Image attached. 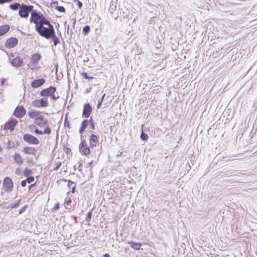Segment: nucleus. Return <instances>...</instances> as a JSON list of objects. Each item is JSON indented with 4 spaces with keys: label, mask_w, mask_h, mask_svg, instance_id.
<instances>
[{
    "label": "nucleus",
    "mask_w": 257,
    "mask_h": 257,
    "mask_svg": "<svg viewBox=\"0 0 257 257\" xmlns=\"http://www.w3.org/2000/svg\"><path fill=\"white\" fill-rule=\"evenodd\" d=\"M9 62L12 66L17 68H20L24 65V59L20 56H17L13 59H9Z\"/></svg>",
    "instance_id": "8"
},
{
    "label": "nucleus",
    "mask_w": 257,
    "mask_h": 257,
    "mask_svg": "<svg viewBox=\"0 0 257 257\" xmlns=\"http://www.w3.org/2000/svg\"><path fill=\"white\" fill-rule=\"evenodd\" d=\"M58 2L57 1H55V2H52L51 4H50V6L51 8H54L55 9V7L56 6H58Z\"/></svg>",
    "instance_id": "51"
},
{
    "label": "nucleus",
    "mask_w": 257,
    "mask_h": 257,
    "mask_svg": "<svg viewBox=\"0 0 257 257\" xmlns=\"http://www.w3.org/2000/svg\"><path fill=\"white\" fill-rule=\"evenodd\" d=\"M116 2L111 1L108 9V11L109 12L111 17L113 18L114 20H117L118 18V14L116 15L113 14V12L116 10Z\"/></svg>",
    "instance_id": "16"
},
{
    "label": "nucleus",
    "mask_w": 257,
    "mask_h": 257,
    "mask_svg": "<svg viewBox=\"0 0 257 257\" xmlns=\"http://www.w3.org/2000/svg\"><path fill=\"white\" fill-rule=\"evenodd\" d=\"M90 27L89 25H85L82 28V34L84 36H87L90 32Z\"/></svg>",
    "instance_id": "26"
},
{
    "label": "nucleus",
    "mask_w": 257,
    "mask_h": 257,
    "mask_svg": "<svg viewBox=\"0 0 257 257\" xmlns=\"http://www.w3.org/2000/svg\"><path fill=\"white\" fill-rule=\"evenodd\" d=\"M127 243L130 244L131 246L135 250H139L142 246L141 243L134 241H128Z\"/></svg>",
    "instance_id": "22"
},
{
    "label": "nucleus",
    "mask_w": 257,
    "mask_h": 257,
    "mask_svg": "<svg viewBox=\"0 0 257 257\" xmlns=\"http://www.w3.org/2000/svg\"><path fill=\"white\" fill-rule=\"evenodd\" d=\"M81 75L83 78L86 79L90 80V79H93L94 78V77L93 76H89L88 75V73L85 71L82 72Z\"/></svg>",
    "instance_id": "31"
},
{
    "label": "nucleus",
    "mask_w": 257,
    "mask_h": 257,
    "mask_svg": "<svg viewBox=\"0 0 257 257\" xmlns=\"http://www.w3.org/2000/svg\"><path fill=\"white\" fill-rule=\"evenodd\" d=\"M73 2L77 6L79 9H81L82 8L83 4L79 0H73Z\"/></svg>",
    "instance_id": "39"
},
{
    "label": "nucleus",
    "mask_w": 257,
    "mask_h": 257,
    "mask_svg": "<svg viewBox=\"0 0 257 257\" xmlns=\"http://www.w3.org/2000/svg\"><path fill=\"white\" fill-rule=\"evenodd\" d=\"M55 9L61 13H65L66 11L63 6H56L55 7Z\"/></svg>",
    "instance_id": "36"
},
{
    "label": "nucleus",
    "mask_w": 257,
    "mask_h": 257,
    "mask_svg": "<svg viewBox=\"0 0 257 257\" xmlns=\"http://www.w3.org/2000/svg\"><path fill=\"white\" fill-rule=\"evenodd\" d=\"M50 19V18L44 16L41 12H34L30 19V22L35 25L36 32L41 37L46 39L55 31Z\"/></svg>",
    "instance_id": "1"
},
{
    "label": "nucleus",
    "mask_w": 257,
    "mask_h": 257,
    "mask_svg": "<svg viewBox=\"0 0 257 257\" xmlns=\"http://www.w3.org/2000/svg\"><path fill=\"white\" fill-rule=\"evenodd\" d=\"M71 218H72L74 219L75 223H77V216H72Z\"/></svg>",
    "instance_id": "61"
},
{
    "label": "nucleus",
    "mask_w": 257,
    "mask_h": 257,
    "mask_svg": "<svg viewBox=\"0 0 257 257\" xmlns=\"http://www.w3.org/2000/svg\"><path fill=\"white\" fill-rule=\"evenodd\" d=\"M64 150L66 153V154H68L69 155L71 152V150L70 149V148L67 147H65L64 146Z\"/></svg>",
    "instance_id": "48"
},
{
    "label": "nucleus",
    "mask_w": 257,
    "mask_h": 257,
    "mask_svg": "<svg viewBox=\"0 0 257 257\" xmlns=\"http://www.w3.org/2000/svg\"><path fill=\"white\" fill-rule=\"evenodd\" d=\"M48 120L47 119H45L44 118V120H43L42 122H41V125H42L39 126L40 127H42L44 125H47L48 124Z\"/></svg>",
    "instance_id": "47"
},
{
    "label": "nucleus",
    "mask_w": 257,
    "mask_h": 257,
    "mask_svg": "<svg viewBox=\"0 0 257 257\" xmlns=\"http://www.w3.org/2000/svg\"><path fill=\"white\" fill-rule=\"evenodd\" d=\"M93 209H94V207H93L90 211H89L87 212L86 217L85 218V220H86V222H89L91 220Z\"/></svg>",
    "instance_id": "30"
},
{
    "label": "nucleus",
    "mask_w": 257,
    "mask_h": 257,
    "mask_svg": "<svg viewBox=\"0 0 257 257\" xmlns=\"http://www.w3.org/2000/svg\"><path fill=\"white\" fill-rule=\"evenodd\" d=\"M143 126H144V124H142V133H141V134L140 138H141V139L142 141H147L148 140V138H149V137H148V135L147 134L143 132Z\"/></svg>",
    "instance_id": "29"
},
{
    "label": "nucleus",
    "mask_w": 257,
    "mask_h": 257,
    "mask_svg": "<svg viewBox=\"0 0 257 257\" xmlns=\"http://www.w3.org/2000/svg\"><path fill=\"white\" fill-rule=\"evenodd\" d=\"M59 96H56L55 95V93H53L50 96V97L53 100H56L57 99H58L59 98Z\"/></svg>",
    "instance_id": "46"
},
{
    "label": "nucleus",
    "mask_w": 257,
    "mask_h": 257,
    "mask_svg": "<svg viewBox=\"0 0 257 257\" xmlns=\"http://www.w3.org/2000/svg\"><path fill=\"white\" fill-rule=\"evenodd\" d=\"M11 143H12L11 141H10V140L8 141V148L9 149H12V148L15 147V144L13 143V144H12Z\"/></svg>",
    "instance_id": "45"
},
{
    "label": "nucleus",
    "mask_w": 257,
    "mask_h": 257,
    "mask_svg": "<svg viewBox=\"0 0 257 257\" xmlns=\"http://www.w3.org/2000/svg\"><path fill=\"white\" fill-rule=\"evenodd\" d=\"M36 184V182L33 183V184H31L28 187V189H29V192H31V188L33 187H34Z\"/></svg>",
    "instance_id": "58"
},
{
    "label": "nucleus",
    "mask_w": 257,
    "mask_h": 257,
    "mask_svg": "<svg viewBox=\"0 0 257 257\" xmlns=\"http://www.w3.org/2000/svg\"><path fill=\"white\" fill-rule=\"evenodd\" d=\"M6 82V79L5 78H3L1 80V85H4L5 84Z\"/></svg>",
    "instance_id": "63"
},
{
    "label": "nucleus",
    "mask_w": 257,
    "mask_h": 257,
    "mask_svg": "<svg viewBox=\"0 0 257 257\" xmlns=\"http://www.w3.org/2000/svg\"><path fill=\"white\" fill-rule=\"evenodd\" d=\"M76 184H74L73 186L72 187V189L71 190V192L72 193H74L75 192V188H76Z\"/></svg>",
    "instance_id": "59"
},
{
    "label": "nucleus",
    "mask_w": 257,
    "mask_h": 257,
    "mask_svg": "<svg viewBox=\"0 0 257 257\" xmlns=\"http://www.w3.org/2000/svg\"><path fill=\"white\" fill-rule=\"evenodd\" d=\"M22 152L25 154L36 156V153L37 152V149L36 148L32 147H24Z\"/></svg>",
    "instance_id": "15"
},
{
    "label": "nucleus",
    "mask_w": 257,
    "mask_h": 257,
    "mask_svg": "<svg viewBox=\"0 0 257 257\" xmlns=\"http://www.w3.org/2000/svg\"><path fill=\"white\" fill-rule=\"evenodd\" d=\"M14 183L12 179L10 177H6L3 181V188L5 192H11L13 189Z\"/></svg>",
    "instance_id": "7"
},
{
    "label": "nucleus",
    "mask_w": 257,
    "mask_h": 257,
    "mask_svg": "<svg viewBox=\"0 0 257 257\" xmlns=\"http://www.w3.org/2000/svg\"><path fill=\"white\" fill-rule=\"evenodd\" d=\"M27 183H28V182H27V181L26 179H25V180H22V181H21V186H22V187H25V186H26V185H27Z\"/></svg>",
    "instance_id": "55"
},
{
    "label": "nucleus",
    "mask_w": 257,
    "mask_h": 257,
    "mask_svg": "<svg viewBox=\"0 0 257 257\" xmlns=\"http://www.w3.org/2000/svg\"><path fill=\"white\" fill-rule=\"evenodd\" d=\"M35 132L37 135H43V133L42 131L39 130L37 127L35 128Z\"/></svg>",
    "instance_id": "52"
},
{
    "label": "nucleus",
    "mask_w": 257,
    "mask_h": 257,
    "mask_svg": "<svg viewBox=\"0 0 257 257\" xmlns=\"http://www.w3.org/2000/svg\"><path fill=\"white\" fill-rule=\"evenodd\" d=\"M10 29V26L7 24L0 26V37L6 34Z\"/></svg>",
    "instance_id": "21"
},
{
    "label": "nucleus",
    "mask_w": 257,
    "mask_h": 257,
    "mask_svg": "<svg viewBox=\"0 0 257 257\" xmlns=\"http://www.w3.org/2000/svg\"><path fill=\"white\" fill-rule=\"evenodd\" d=\"M60 208V203L57 202V203H56L53 207V210H57L59 209Z\"/></svg>",
    "instance_id": "53"
},
{
    "label": "nucleus",
    "mask_w": 257,
    "mask_h": 257,
    "mask_svg": "<svg viewBox=\"0 0 257 257\" xmlns=\"http://www.w3.org/2000/svg\"><path fill=\"white\" fill-rule=\"evenodd\" d=\"M67 187L69 188H70L72 186H73V185H74V184H76L74 182H73V181L71 180H68L67 181Z\"/></svg>",
    "instance_id": "44"
},
{
    "label": "nucleus",
    "mask_w": 257,
    "mask_h": 257,
    "mask_svg": "<svg viewBox=\"0 0 257 257\" xmlns=\"http://www.w3.org/2000/svg\"><path fill=\"white\" fill-rule=\"evenodd\" d=\"M19 40L16 37H11L8 38L5 44L6 48L12 49L16 47L18 44Z\"/></svg>",
    "instance_id": "13"
},
{
    "label": "nucleus",
    "mask_w": 257,
    "mask_h": 257,
    "mask_svg": "<svg viewBox=\"0 0 257 257\" xmlns=\"http://www.w3.org/2000/svg\"><path fill=\"white\" fill-rule=\"evenodd\" d=\"M128 13H130V12L128 11V10L127 9H126L125 10V11H123L122 12V16H123V17L124 18L126 17V16H127Z\"/></svg>",
    "instance_id": "56"
},
{
    "label": "nucleus",
    "mask_w": 257,
    "mask_h": 257,
    "mask_svg": "<svg viewBox=\"0 0 257 257\" xmlns=\"http://www.w3.org/2000/svg\"><path fill=\"white\" fill-rule=\"evenodd\" d=\"M26 113V110L23 105H18L15 109L13 114L19 118H22Z\"/></svg>",
    "instance_id": "12"
},
{
    "label": "nucleus",
    "mask_w": 257,
    "mask_h": 257,
    "mask_svg": "<svg viewBox=\"0 0 257 257\" xmlns=\"http://www.w3.org/2000/svg\"><path fill=\"white\" fill-rule=\"evenodd\" d=\"M27 177V178L26 179V180L28 183H31L33 182L35 180V178L33 176H30Z\"/></svg>",
    "instance_id": "40"
},
{
    "label": "nucleus",
    "mask_w": 257,
    "mask_h": 257,
    "mask_svg": "<svg viewBox=\"0 0 257 257\" xmlns=\"http://www.w3.org/2000/svg\"><path fill=\"white\" fill-rule=\"evenodd\" d=\"M37 64H33L31 65V63L28 64L29 68H30L32 70H34L35 69H38L40 67H38L37 66Z\"/></svg>",
    "instance_id": "38"
},
{
    "label": "nucleus",
    "mask_w": 257,
    "mask_h": 257,
    "mask_svg": "<svg viewBox=\"0 0 257 257\" xmlns=\"http://www.w3.org/2000/svg\"><path fill=\"white\" fill-rule=\"evenodd\" d=\"M15 162L18 165H21L23 164L24 160L22 158V156L18 153H15L14 155L13 156Z\"/></svg>",
    "instance_id": "19"
},
{
    "label": "nucleus",
    "mask_w": 257,
    "mask_h": 257,
    "mask_svg": "<svg viewBox=\"0 0 257 257\" xmlns=\"http://www.w3.org/2000/svg\"><path fill=\"white\" fill-rule=\"evenodd\" d=\"M28 127L32 132L33 130H35L36 126L34 124H30L29 125Z\"/></svg>",
    "instance_id": "54"
},
{
    "label": "nucleus",
    "mask_w": 257,
    "mask_h": 257,
    "mask_svg": "<svg viewBox=\"0 0 257 257\" xmlns=\"http://www.w3.org/2000/svg\"><path fill=\"white\" fill-rule=\"evenodd\" d=\"M91 89H92V87H89V88H86L85 90V93L86 94L89 93L91 91Z\"/></svg>",
    "instance_id": "60"
},
{
    "label": "nucleus",
    "mask_w": 257,
    "mask_h": 257,
    "mask_svg": "<svg viewBox=\"0 0 257 257\" xmlns=\"http://www.w3.org/2000/svg\"><path fill=\"white\" fill-rule=\"evenodd\" d=\"M27 164L29 165V166H32L34 165L33 159L32 158H28L27 161Z\"/></svg>",
    "instance_id": "42"
},
{
    "label": "nucleus",
    "mask_w": 257,
    "mask_h": 257,
    "mask_svg": "<svg viewBox=\"0 0 257 257\" xmlns=\"http://www.w3.org/2000/svg\"><path fill=\"white\" fill-rule=\"evenodd\" d=\"M13 0H0V4L3 5L5 3H11Z\"/></svg>",
    "instance_id": "50"
},
{
    "label": "nucleus",
    "mask_w": 257,
    "mask_h": 257,
    "mask_svg": "<svg viewBox=\"0 0 257 257\" xmlns=\"http://www.w3.org/2000/svg\"><path fill=\"white\" fill-rule=\"evenodd\" d=\"M41 113L42 112L38 110H32V111H28V115L30 117L32 118H35L39 115V114Z\"/></svg>",
    "instance_id": "23"
},
{
    "label": "nucleus",
    "mask_w": 257,
    "mask_h": 257,
    "mask_svg": "<svg viewBox=\"0 0 257 257\" xmlns=\"http://www.w3.org/2000/svg\"><path fill=\"white\" fill-rule=\"evenodd\" d=\"M49 39L53 40V44L55 46L60 43V40L59 38L57 37L55 31L50 37H49V38L47 39V40Z\"/></svg>",
    "instance_id": "20"
},
{
    "label": "nucleus",
    "mask_w": 257,
    "mask_h": 257,
    "mask_svg": "<svg viewBox=\"0 0 257 257\" xmlns=\"http://www.w3.org/2000/svg\"><path fill=\"white\" fill-rule=\"evenodd\" d=\"M64 205L67 210L72 211L75 208L76 202L75 201H73L70 197H66L65 199Z\"/></svg>",
    "instance_id": "14"
},
{
    "label": "nucleus",
    "mask_w": 257,
    "mask_h": 257,
    "mask_svg": "<svg viewBox=\"0 0 257 257\" xmlns=\"http://www.w3.org/2000/svg\"><path fill=\"white\" fill-rule=\"evenodd\" d=\"M33 169H30L28 168H26L23 171V175L25 177H28L32 176L31 175L33 174Z\"/></svg>",
    "instance_id": "27"
},
{
    "label": "nucleus",
    "mask_w": 257,
    "mask_h": 257,
    "mask_svg": "<svg viewBox=\"0 0 257 257\" xmlns=\"http://www.w3.org/2000/svg\"><path fill=\"white\" fill-rule=\"evenodd\" d=\"M28 207V205H25L23 207H22L19 211V214H22L23 213H24L26 211Z\"/></svg>",
    "instance_id": "41"
},
{
    "label": "nucleus",
    "mask_w": 257,
    "mask_h": 257,
    "mask_svg": "<svg viewBox=\"0 0 257 257\" xmlns=\"http://www.w3.org/2000/svg\"><path fill=\"white\" fill-rule=\"evenodd\" d=\"M35 12L38 11L34 10V6L33 5L22 3L19 10V15L22 18L27 19L29 17L30 13H31V17H32V14Z\"/></svg>",
    "instance_id": "2"
},
{
    "label": "nucleus",
    "mask_w": 257,
    "mask_h": 257,
    "mask_svg": "<svg viewBox=\"0 0 257 257\" xmlns=\"http://www.w3.org/2000/svg\"><path fill=\"white\" fill-rule=\"evenodd\" d=\"M44 116L43 115H41V114H39V115L35 118V124L38 126L42 125L41 122L44 120Z\"/></svg>",
    "instance_id": "24"
},
{
    "label": "nucleus",
    "mask_w": 257,
    "mask_h": 257,
    "mask_svg": "<svg viewBox=\"0 0 257 257\" xmlns=\"http://www.w3.org/2000/svg\"><path fill=\"white\" fill-rule=\"evenodd\" d=\"M94 132L93 131H91L90 132V136L89 139V143L90 147L93 148L97 146L98 144L99 137L94 134Z\"/></svg>",
    "instance_id": "11"
},
{
    "label": "nucleus",
    "mask_w": 257,
    "mask_h": 257,
    "mask_svg": "<svg viewBox=\"0 0 257 257\" xmlns=\"http://www.w3.org/2000/svg\"><path fill=\"white\" fill-rule=\"evenodd\" d=\"M64 125L65 127H67L69 129L71 128V127L70 124V121L69 120H68L66 116H65V118Z\"/></svg>",
    "instance_id": "37"
},
{
    "label": "nucleus",
    "mask_w": 257,
    "mask_h": 257,
    "mask_svg": "<svg viewBox=\"0 0 257 257\" xmlns=\"http://www.w3.org/2000/svg\"><path fill=\"white\" fill-rule=\"evenodd\" d=\"M102 257H111V256L109 255V253H105L102 255Z\"/></svg>",
    "instance_id": "62"
},
{
    "label": "nucleus",
    "mask_w": 257,
    "mask_h": 257,
    "mask_svg": "<svg viewBox=\"0 0 257 257\" xmlns=\"http://www.w3.org/2000/svg\"><path fill=\"white\" fill-rule=\"evenodd\" d=\"M90 148V146H88L86 140L84 139V136H81V142L79 145V151L80 153L82 155L85 156L89 155L91 153Z\"/></svg>",
    "instance_id": "3"
},
{
    "label": "nucleus",
    "mask_w": 257,
    "mask_h": 257,
    "mask_svg": "<svg viewBox=\"0 0 257 257\" xmlns=\"http://www.w3.org/2000/svg\"><path fill=\"white\" fill-rule=\"evenodd\" d=\"M61 165H62V163L61 162H58L56 163L55 167H54L53 170L54 171L58 170L59 169V168L60 167Z\"/></svg>",
    "instance_id": "43"
},
{
    "label": "nucleus",
    "mask_w": 257,
    "mask_h": 257,
    "mask_svg": "<svg viewBox=\"0 0 257 257\" xmlns=\"http://www.w3.org/2000/svg\"><path fill=\"white\" fill-rule=\"evenodd\" d=\"M22 201V200L20 199H19L17 202L16 203H12L11 204H12V207H11V209H13V208H17V207H18L21 203Z\"/></svg>",
    "instance_id": "33"
},
{
    "label": "nucleus",
    "mask_w": 257,
    "mask_h": 257,
    "mask_svg": "<svg viewBox=\"0 0 257 257\" xmlns=\"http://www.w3.org/2000/svg\"><path fill=\"white\" fill-rule=\"evenodd\" d=\"M56 90L57 89L56 87L50 86L48 88L42 89L40 91V95L44 98H47L48 97H50L53 93H55Z\"/></svg>",
    "instance_id": "10"
},
{
    "label": "nucleus",
    "mask_w": 257,
    "mask_h": 257,
    "mask_svg": "<svg viewBox=\"0 0 257 257\" xmlns=\"http://www.w3.org/2000/svg\"><path fill=\"white\" fill-rule=\"evenodd\" d=\"M132 16V14H130V13H128L127 16H126V18L130 19L131 18V16Z\"/></svg>",
    "instance_id": "64"
},
{
    "label": "nucleus",
    "mask_w": 257,
    "mask_h": 257,
    "mask_svg": "<svg viewBox=\"0 0 257 257\" xmlns=\"http://www.w3.org/2000/svg\"><path fill=\"white\" fill-rule=\"evenodd\" d=\"M45 82V80L43 78L35 79L31 82V86L34 88H38L43 85Z\"/></svg>",
    "instance_id": "17"
},
{
    "label": "nucleus",
    "mask_w": 257,
    "mask_h": 257,
    "mask_svg": "<svg viewBox=\"0 0 257 257\" xmlns=\"http://www.w3.org/2000/svg\"><path fill=\"white\" fill-rule=\"evenodd\" d=\"M21 6V4L15 2L9 5V8L13 11H17L18 10H19Z\"/></svg>",
    "instance_id": "25"
},
{
    "label": "nucleus",
    "mask_w": 257,
    "mask_h": 257,
    "mask_svg": "<svg viewBox=\"0 0 257 257\" xmlns=\"http://www.w3.org/2000/svg\"><path fill=\"white\" fill-rule=\"evenodd\" d=\"M89 121L87 118L84 119L81 123L80 126L86 129L89 125Z\"/></svg>",
    "instance_id": "32"
},
{
    "label": "nucleus",
    "mask_w": 257,
    "mask_h": 257,
    "mask_svg": "<svg viewBox=\"0 0 257 257\" xmlns=\"http://www.w3.org/2000/svg\"><path fill=\"white\" fill-rule=\"evenodd\" d=\"M89 121V125L90 126V128L92 130V131H93L95 129V122L92 118V116L90 117L89 119H88Z\"/></svg>",
    "instance_id": "28"
},
{
    "label": "nucleus",
    "mask_w": 257,
    "mask_h": 257,
    "mask_svg": "<svg viewBox=\"0 0 257 257\" xmlns=\"http://www.w3.org/2000/svg\"><path fill=\"white\" fill-rule=\"evenodd\" d=\"M93 108L89 102H86L84 104L82 117L84 118H88L90 117L91 113L92 112Z\"/></svg>",
    "instance_id": "9"
},
{
    "label": "nucleus",
    "mask_w": 257,
    "mask_h": 257,
    "mask_svg": "<svg viewBox=\"0 0 257 257\" xmlns=\"http://www.w3.org/2000/svg\"><path fill=\"white\" fill-rule=\"evenodd\" d=\"M5 52H6V53H7V54L8 55V56H9V59L10 58L11 59V58H15V54H14V53H11L10 54H8V53L6 51H5Z\"/></svg>",
    "instance_id": "57"
},
{
    "label": "nucleus",
    "mask_w": 257,
    "mask_h": 257,
    "mask_svg": "<svg viewBox=\"0 0 257 257\" xmlns=\"http://www.w3.org/2000/svg\"><path fill=\"white\" fill-rule=\"evenodd\" d=\"M85 130L86 129H85L84 127L80 126L79 130V133L80 135V138L81 137V136H82V134L85 132Z\"/></svg>",
    "instance_id": "49"
},
{
    "label": "nucleus",
    "mask_w": 257,
    "mask_h": 257,
    "mask_svg": "<svg viewBox=\"0 0 257 257\" xmlns=\"http://www.w3.org/2000/svg\"><path fill=\"white\" fill-rule=\"evenodd\" d=\"M18 120L14 118H10L9 120L6 122L5 124L2 126L4 130H10L11 132H13L15 126L17 125Z\"/></svg>",
    "instance_id": "5"
},
{
    "label": "nucleus",
    "mask_w": 257,
    "mask_h": 257,
    "mask_svg": "<svg viewBox=\"0 0 257 257\" xmlns=\"http://www.w3.org/2000/svg\"><path fill=\"white\" fill-rule=\"evenodd\" d=\"M23 139L25 142L31 145H37L40 143V141L37 137L29 134H24Z\"/></svg>",
    "instance_id": "6"
},
{
    "label": "nucleus",
    "mask_w": 257,
    "mask_h": 257,
    "mask_svg": "<svg viewBox=\"0 0 257 257\" xmlns=\"http://www.w3.org/2000/svg\"><path fill=\"white\" fill-rule=\"evenodd\" d=\"M32 105L36 108L46 107L49 106L48 98H43L40 99H35L32 102Z\"/></svg>",
    "instance_id": "4"
},
{
    "label": "nucleus",
    "mask_w": 257,
    "mask_h": 257,
    "mask_svg": "<svg viewBox=\"0 0 257 257\" xmlns=\"http://www.w3.org/2000/svg\"><path fill=\"white\" fill-rule=\"evenodd\" d=\"M105 96V93H104L101 97L99 99V100L98 101V103L97 104V108H99L102 104V102L103 101L104 98Z\"/></svg>",
    "instance_id": "34"
},
{
    "label": "nucleus",
    "mask_w": 257,
    "mask_h": 257,
    "mask_svg": "<svg viewBox=\"0 0 257 257\" xmlns=\"http://www.w3.org/2000/svg\"><path fill=\"white\" fill-rule=\"evenodd\" d=\"M43 134L50 135L51 133V127L47 125L44 129V131L43 132Z\"/></svg>",
    "instance_id": "35"
},
{
    "label": "nucleus",
    "mask_w": 257,
    "mask_h": 257,
    "mask_svg": "<svg viewBox=\"0 0 257 257\" xmlns=\"http://www.w3.org/2000/svg\"><path fill=\"white\" fill-rule=\"evenodd\" d=\"M42 58L41 55L39 53H36L31 55L30 57L31 63L37 64Z\"/></svg>",
    "instance_id": "18"
}]
</instances>
